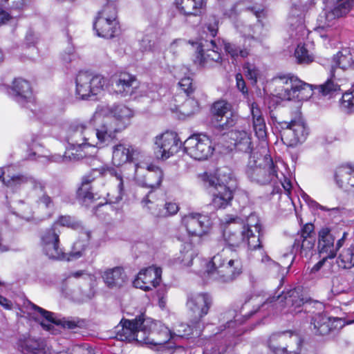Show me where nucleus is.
Here are the masks:
<instances>
[{"mask_svg":"<svg viewBox=\"0 0 354 354\" xmlns=\"http://www.w3.org/2000/svg\"><path fill=\"white\" fill-rule=\"evenodd\" d=\"M134 169L133 178L144 187L151 189L158 188L163 178V172L162 169L154 165L147 167L144 178H141V170L144 169L138 164L133 166Z\"/></svg>","mask_w":354,"mask_h":354,"instance_id":"24","label":"nucleus"},{"mask_svg":"<svg viewBox=\"0 0 354 354\" xmlns=\"http://www.w3.org/2000/svg\"><path fill=\"white\" fill-rule=\"evenodd\" d=\"M148 85H136V77L128 73H120L111 77V89L113 93L120 97L131 96L134 99L148 96Z\"/></svg>","mask_w":354,"mask_h":354,"instance_id":"11","label":"nucleus"},{"mask_svg":"<svg viewBox=\"0 0 354 354\" xmlns=\"http://www.w3.org/2000/svg\"><path fill=\"white\" fill-rule=\"evenodd\" d=\"M39 204H42L41 202H28L27 201V196L24 200H19L17 203V209L19 212V214L26 221H31L33 218L34 209ZM44 205V204L43 203Z\"/></svg>","mask_w":354,"mask_h":354,"instance_id":"46","label":"nucleus"},{"mask_svg":"<svg viewBox=\"0 0 354 354\" xmlns=\"http://www.w3.org/2000/svg\"><path fill=\"white\" fill-rule=\"evenodd\" d=\"M338 266L344 269H349L354 266V247L351 246L343 250L337 259Z\"/></svg>","mask_w":354,"mask_h":354,"instance_id":"48","label":"nucleus"},{"mask_svg":"<svg viewBox=\"0 0 354 354\" xmlns=\"http://www.w3.org/2000/svg\"><path fill=\"white\" fill-rule=\"evenodd\" d=\"M181 142L176 133L165 131L155 138V153L158 158H169L177 153L180 148Z\"/></svg>","mask_w":354,"mask_h":354,"instance_id":"20","label":"nucleus"},{"mask_svg":"<svg viewBox=\"0 0 354 354\" xmlns=\"http://www.w3.org/2000/svg\"><path fill=\"white\" fill-rule=\"evenodd\" d=\"M314 246L313 237L297 236L292 245V253L307 257L313 254Z\"/></svg>","mask_w":354,"mask_h":354,"instance_id":"42","label":"nucleus"},{"mask_svg":"<svg viewBox=\"0 0 354 354\" xmlns=\"http://www.w3.org/2000/svg\"><path fill=\"white\" fill-rule=\"evenodd\" d=\"M313 231L314 225L312 223H306L302 227L300 233L298 234L297 236L313 237L311 234Z\"/></svg>","mask_w":354,"mask_h":354,"instance_id":"62","label":"nucleus"},{"mask_svg":"<svg viewBox=\"0 0 354 354\" xmlns=\"http://www.w3.org/2000/svg\"><path fill=\"white\" fill-rule=\"evenodd\" d=\"M76 58L73 47H69L67 51L64 52L61 55V59L64 64H68Z\"/></svg>","mask_w":354,"mask_h":354,"instance_id":"60","label":"nucleus"},{"mask_svg":"<svg viewBox=\"0 0 354 354\" xmlns=\"http://www.w3.org/2000/svg\"><path fill=\"white\" fill-rule=\"evenodd\" d=\"M241 219L238 217L226 218L225 223L228 225L224 229L221 239L214 242L212 249L214 252H219L225 247L232 250L239 248L242 244H247L248 250H260L261 254V262L265 264L268 269L274 273H279L281 270L280 265L270 259L265 254L261 241V225L257 216L251 214L246 224L237 228L236 225L237 221Z\"/></svg>","mask_w":354,"mask_h":354,"instance_id":"1","label":"nucleus"},{"mask_svg":"<svg viewBox=\"0 0 354 354\" xmlns=\"http://www.w3.org/2000/svg\"><path fill=\"white\" fill-rule=\"evenodd\" d=\"M199 109L198 102L195 99L189 97L185 100L182 105H176L174 110L185 116H190L198 112Z\"/></svg>","mask_w":354,"mask_h":354,"instance_id":"47","label":"nucleus"},{"mask_svg":"<svg viewBox=\"0 0 354 354\" xmlns=\"http://www.w3.org/2000/svg\"><path fill=\"white\" fill-rule=\"evenodd\" d=\"M305 8L296 5L291 8L288 21L290 25V37L299 40L306 37L308 31L304 25Z\"/></svg>","mask_w":354,"mask_h":354,"instance_id":"27","label":"nucleus"},{"mask_svg":"<svg viewBox=\"0 0 354 354\" xmlns=\"http://www.w3.org/2000/svg\"><path fill=\"white\" fill-rule=\"evenodd\" d=\"M178 210V205L176 203L168 202L165 203L163 209L160 208V211H154L153 213L155 217H166L176 214Z\"/></svg>","mask_w":354,"mask_h":354,"instance_id":"52","label":"nucleus"},{"mask_svg":"<svg viewBox=\"0 0 354 354\" xmlns=\"http://www.w3.org/2000/svg\"><path fill=\"white\" fill-rule=\"evenodd\" d=\"M212 299L207 293H190L187 295L186 306L189 310H209Z\"/></svg>","mask_w":354,"mask_h":354,"instance_id":"38","label":"nucleus"},{"mask_svg":"<svg viewBox=\"0 0 354 354\" xmlns=\"http://www.w3.org/2000/svg\"><path fill=\"white\" fill-rule=\"evenodd\" d=\"M106 80L101 75L80 71L75 78V93L82 100L97 95L104 91Z\"/></svg>","mask_w":354,"mask_h":354,"instance_id":"12","label":"nucleus"},{"mask_svg":"<svg viewBox=\"0 0 354 354\" xmlns=\"http://www.w3.org/2000/svg\"><path fill=\"white\" fill-rule=\"evenodd\" d=\"M14 168L8 166L0 170V180L3 185L12 191H17L24 185L30 183L31 190L27 194L28 202H41L46 208L53 206L52 198L46 193V183L39 179L21 173L14 172Z\"/></svg>","mask_w":354,"mask_h":354,"instance_id":"5","label":"nucleus"},{"mask_svg":"<svg viewBox=\"0 0 354 354\" xmlns=\"http://www.w3.org/2000/svg\"><path fill=\"white\" fill-rule=\"evenodd\" d=\"M184 149L193 159L204 160L212 155L214 146L207 136L194 134L184 142Z\"/></svg>","mask_w":354,"mask_h":354,"instance_id":"15","label":"nucleus"},{"mask_svg":"<svg viewBox=\"0 0 354 354\" xmlns=\"http://www.w3.org/2000/svg\"><path fill=\"white\" fill-rule=\"evenodd\" d=\"M21 302H17V308L21 310L22 308L25 310H44V308L39 307L35 304L32 303L30 301L26 299H20Z\"/></svg>","mask_w":354,"mask_h":354,"instance_id":"58","label":"nucleus"},{"mask_svg":"<svg viewBox=\"0 0 354 354\" xmlns=\"http://www.w3.org/2000/svg\"><path fill=\"white\" fill-rule=\"evenodd\" d=\"M243 69L245 75L252 82V84H256L258 77L260 76V71L258 68L254 64L246 62L244 64Z\"/></svg>","mask_w":354,"mask_h":354,"instance_id":"51","label":"nucleus"},{"mask_svg":"<svg viewBox=\"0 0 354 354\" xmlns=\"http://www.w3.org/2000/svg\"><path fill=\"white\" fill-rule=\"evenodd\" d=\"M180 89L188 96L193 92L192 80L189 77L182 78L178 82Z\"/></svg>","mask_w":354,"mask_h":354,"instance_id":"57","label":"nucleus"},{"mask_svg":"<svg viewBox=\"0 0 354 354\" xmlns=\"http://www.w3.org/2000/svg\"><path fill=\"white\" fill-rule=\"evenodd\" d=\"M181 226L186 230L187 235L182 237L192 241L194 237L201 238L206 235L212 226L209 217L199 213H189L181 218Z\"/></svg>","mask_w":354,"mask_h":354,"instance_id":"14","label":"nucleus"},{"mask_svg":"<svg viewBox=\"0 0 354 354\" xmlns=\"http://www.w3.org/2000/svg\"><path fill=\"white\" fill-rule=\"evenodd\" d=\"M139 153L138 149L133 146L129 144L119 143L113 147L112 163L116 167L122 166L138 158Z\"/></svg>","mask_w":354,"mask_h":354,"instance_id":"30","label":"nucleus"},{"mask_svg":"<svg viewBox=\"0 0 354 354\" xmlns=\"http://www.w3.org/2000/svg\"><path fill=\"white\" fill-rule=\"evenodd\" d=\"M281 136L283 142L290 147L304 142L308 134V129L302 118L292 120L290 122H280Z\"/></svg>","mask_w":354,"mask_h":354,"instance_id":"16","label":"nucleus"},{"mask_svg":"<svg viewBox=\"0 0 354 354\" xmlns=\"http://www.w3.org/2000/svg\"><path fill=\"white\" fill-rule=\"evenodd\" d=\"M111 175L115 178L117 183V190L112 193H108L106 196V203L110 204H118L123 198L125 192L124 188V179L121 173L113 169L111 171Z\"/></svg>","mask_w":354,"mask_h":354,"instance_id":"44","label":"nucleus"},{"mask_svg":"<svg viewBox=\"0 0 354 354\" xmlns=\"http://www.w3.org/2000/svg\"><path fill=\"white\" fill-rule=\"evenodd\" d=\"M354 0H330L333 8L325 12L327 26L333 25V21L346 15L352 8Z\"/></svg>","mask_w":354,"mask_h":354,"instance_id":"32","label":"nucleus"},{"mask_svg":"<svg viewBox=\"0 0 354 354\" xmlns=\"http://www.w3.org/2000/svg\"><path fill=\"white\" fill-rule=\"evenodd\" d=\"M162 270L156 266L142 269L133 283L134 287L149 291L157 287L161 281Z\"/></svg>","mask_w":354,"mask_h":354,"instance_id":"25","label":"nucleus"},{"mask_svg":"<svg viewBox=\"0 0 354 354\" xmlns=\"http://www.w3.org/2000/svg\"><path fill=\"white\" fill-rule=\"evenodd\" d=\"M231 109V104L225 100L216 101L212 105V123L215 129L225 131L235 125L236 116L232 113Z\"/></svg>","mask_w":354,"mask_h":354,"instance_id":"19","label":"nucleus"},{"mask_svg":"<svg viewBox=\"0 0 354 354\" xmlns=\"http://www.w3.org/2000/svg\"><path fill=\"white\" fill-rule=\"evenodd\" d=\"M230 138L234 140V145L238 151L249 153L250 156L254 152H257V155L261 153V148L253 149L251 135L247 131L236 130L231 132Z\"/></svg>","mask_w":354,"mask_h":354,"instance_id":"34","label":"nucleus"},{"mask_svg":"<svg viewBox=\"0 0 354 354\" xmlns=\"http://www.w3.org/2000/svg\"><path fill=\"white\" fill-rule=\"evenodd\" d=\"M142 327L145 331L143 342L147 344L165 345L174 336V333L161 322L154 321L150 317L143 320Z\"/></svg>","mask_w":354,"mask_h":354,"instance_id":"17","label":"nucleus"},{"mask_svg":"<svg viewBox=\"0 0 354 354\" xmlns=\"http://www.w3.org/2000/svg\"><path fill=\"white\" fill-rule=\"evenodd\" d=\"M82 238L74 243L71 252L65 253L59 244V234L55 227L46 229L40 235V245L43 253L50 259L73 261L85 255L88 246L90 232H82Z\"/></svg>","mask_w":354,"mask_h":354,"instance_id":"6","label":"nucleus"},{"mask_svg":"<svg viewBox=\"0 0 354 354\" xmlns=\"http://www.w3.org/2000/svg\"><path fill=\"white\" fill-rule=\"evenodd\" d=\"M346 77H341L339 70L335 68L330 69L329 75L324 84L315 86L319 94L328 99L339 95L342 91V86L347 82Z\"/></svg>","mask_w":354,"mask_h":354,"instance_id":"23","label":"nucleus"},{"mask_svg":"<svg viewBox=\"0 0 354 354\" xmlns=\"http://www.w3.org/2000/svg\"><path fill=\"white\" fill-rule=\"evenodd\" d=\"M17 349L22 354H49L44 342L30 334L21 335L17 342Z\"/></svg>","mask_w":354,"mask_h":354,"instance_id":"28","label":"nucleus"},{"mask_svg":"<svg viewBox=\"0 0 354 354\" xmlns=\"http://www.w3.org/2000/svg\"><path fill=\"white\" fill-rule=\"evenodd\" d=\"M70 277H73L74 278H80L83 277L84 279L92 281L94 279V276L86 272L84 270H78L76 272H71Z\"/></svg>","mask_w":354,"mask_h":354,"instance_id":"63","label":"nucleus"},{"mask_svg":"<svg viewBox=\"0 0 354 354\" xmlns=\"http://www.w3.org/2000/svg\"><path fill=\"white\" fill-rule=\"evenodd\" d=\"M102 278L110 288H120L127 280L124 269L119 266L105 270L102 274Z\"/></svg>","mask_w":354,"mask_h":354,"instance_id":"36","label":"nucleus"},{"mask_svg":"<svg viewBox=\"0 0 354 354\" xmlns=\"http://www.w3.org/2000/svg\"><path fill=\"white\" fill-rule=\"evenodd\" d=\"M236 180L231 176L227 179L220 176L213 187L212 204L216 209H225L231 204L234 197Z\"/></svg>","mask_w":354,"mask_h":354,"instance_id":"18","label":"nucleus"},{"mask_svg":"<svg viewBox=\"0 0 354 354\" xmlns=\"http://www.w3.org/2000/svg\"><path fill=\"white\" fill-rule=\"evenodd\" d=\"M221 60V53L214 41L201 42L197 47V53L194 62L201 66H209Z\"/></svg>","mask_w":354,"mask_h":354,"instance_id":"26","label":"nucleus"},{"mask_svg":"<svg viewBox=\"0 0 354 354\" xmlns=\"http://www.w3.org/2000/svg\"><path fill=\"white\" fill-rule=\"evenodd\" d=\"M295 57L299 64H308L313 61V54L306 48L305 44H298Z\"/></svg>","mask_w":354,"mask_h":354,"instance_id":"49","label":"nucleus"},{"mask_svg":"<svg viewBox=\"0 0 354 354\" xmlns=\"http://www.w3.org/2000/svg\"><path fill=\"white\" fill-rule=\"evenodd\" d=\"M62 354H68L66 353ZM71 354H93L92 350L86 348L85 347L77 346L73 348Z\"/></svg>","mask_w":354,"mask_h":354,"instance_id":"64","label":"nucleus"},{"mask_svg":"<svg viewBox=\"0 0 354 354\" xmlns=\"http://www.w3.org/2000/svg\"><path fill=\"white\" fill-rule=\"evenodd\" d=\"M93 129L86 127L83 124L71 126L67 130L66 139L68 147L64 156H48L47 151L39 147L35 151L29 155V158L36 160L41 162H60L67 160H77L87 156L86 149L88 147H103L109 143L108 138L100 131H104L100 123L91 120Z\"/></svg>","mask_w":354,"mask_h":354,"instance_id":"2","label":"nucleus"},{"mask_svg":"<svg viewBox=\"0 0 354 354\" xmlns=\"http://www.w3.org/2000/svg\"><path fill=\"white\" fill-rule=\"evenodd\" d=\"M311 324L313 325V330L315 334L319 335H326L330 333V317H328L324 313H317L312 319Z\"/></svg>","mask_w":354,"mask_h":354,"instance_id":"45","label":"nucleus"},{"mask_svg":"<svg viewBox=\"0 0 354 354\" xmlns=\"http://www.w3.org/2000/svg\"><path fill=\"white\" fill-rule=\"evenodd\" d=\"M266 146L261 147V153H252L245 169L248 178L259 185H268L275 183L279 178L277 167L271 156L268 154Z\"/></svg>","mask_w":354,"mask_h":354,"instance_id":"8","label":"nucleus"},{"mask_svg":"<svg viewBox=\"0 0 354 354\" xmlns=\"http://www.w3.org/2000/svg\"><path fill=\"white\" fill-rule=\"evenodd\" d=\"M191 330L189 326L182 323L178 326V328H176V333H174V335L183 337L190 335L192 334Z\"/></svg>","mask_w":354,"mask_h":354,"instance_id":"59","label":"nucleus"},{"mask_svg":"<svg viewBox=\"0 0 354 354\" xmlns=\"http://www.w3.org/2000/svg\"><path fill=\"white\" fill-rule=\"evenodd\" d=\"M239 32L243 34L244 41L243 46H237L235 44L224 42L225 51L234 60L239 57L245 58L248 56L250 48L261 41V33L263 30L262 26L257 23L254 26H238Z\"/></svg>","mask_w":354,"mask_h":354,"instance_id":"10","label":"nucleus"},{"mask_svg":"<svg viewBox=\"0 0 354 354\" xmlns=\"http://www.w3.org/2000/svg\"><path fill=\"white\" fill-rule=\"evenodd\" d=\"M236 82V87L237 88L243 93H248V88L245 86V82L243 78V75L241 73H237L235 76Z\"/></svg>","mask_w":354,"mask_h":354,"instance_id":"61","label":"nucleus"},{"mask_svg":"<svg viewBox=\"0 0 354 354\" xmlns=\"http://www.w3.org/2000/svg\"><path fill=\"white\" fill-rule=\"evenodd\" d=\"M111 117H103L100 111H97L93 115V121L100 123L104 133L109 142L115 138L118 133L125 129L129 124L131 118L134 116V111L123 104H115L109 108Z\"/></svg>","mask_w":354,"mask_h":354,"instance_id":"7","label":"nucleus"},{"mask_svg":"<svg viewBox=\"0 0 354 354\" xmlns=\"http://www.w3.org/2000/svg\"><path fill=\"white\" fill-rule=\"evenodd\" d=\"M354 323V319L346 322L343 319L330 317V328L331 333L335 334L339 332L346 324Z\"/></svg>","mask_w":354,"mask_h":354,"instance_id":"56","label":"nucleus"},{"mask_svg":"<svg viewBox=\"0 0 354 354\" xmlns=\"http://www.w3.org/2000/svg\"><path fill=\"white\" fill-rule=\"evenodd\" d=\"M9 94L23 106L33 102L30 84L24 79L17 78L13 81Z\"/></svg>","mask_w":354,"mask_h":354,"instance_id":"31","label":"nucleus"},{"mask_svg":"<svg viewBox=\"0 0 354 354\" xmlns=\"http://www.w3.org/2000/svg\"><path fill=\"white\" fill-rule=\"evenodd\" d=\"M257 311H247L245 313L242 314V311H236V314L234 316V320H230L227 322L226 326H225V330H226V334L232 335L234 336H239L242 334L243 329L240 328L238 330H234V328L238 326L243 324L249 319L253 317Z\"/></svg>","mask_w":354,"mask_h":354,"instance_id":"41","label":"nucleus"},{"mask_svg":"<svg viewBox=\"0 0 354 354\" xmlns=\"http://www.w3.org/2000/svg\"><path fill=\"white\" fill-rule=\"evenodd\" d=\"M57 225L74 230H77L80 227V224L74 218L70 216H60L52 227H55L56 229Z\"/></svg>","mask_w":354,"mask_h":354,"instance_id":"53","label":"nucleus"},{"mask_svg":"<svg viewBox=\"0 0 354 354\" xmlns=\"http://www.w3.org/2000/svg\"><path fill=\"white\" fill-rule=\"evenodd\" d=\"M176 4L185 15L197 16L205 10L206 0H176Z\"/></svg>","mask_w":354,"mask_h":354,"instance_id":"39","label":"nucleus"},{"mask_svg":"<svg viewBox=\"0 0 354 354\" xmlns=\"http://www.w3.org/2000/svg\"><path fill=\"white\" fill-rule=\"evenodd\" d=\"M353 64V60L350 49L343 48L333 56L330 68L334 67L335 70H339L341 77H346V71L349 69Z\"/></svg>","mask_w":354,"mask_h":354,"instance_id":"37","label":"nucleus"},{"mask_svg":"<svg viewBox=\"0 0 354 354\" xmlns=\"http://www.w3.org/2000/svg\"><path fill=\"white\" fill-rule=\"evenodd\" d=\"M215 253L201 276L203 281L231 283L236 280L243 272L241 258L236 254L228 257L227 251L224 249Z\"/></svg>","mask_w":354,"mask_h":354,"instance_id":"4","label":"nucleus"},{"mask_svg":"<svg viewBox=\"0 0 354 354\" xmlns=\"http://www.w3.org/2000/svg\"><path fill=\"white\" fill-rule=\"evenodd\" d=\"M116 17L117 12L113 5H106L98 12L93 24L98 37L112 38L118 34L120 26Z\"/></svg>","mask_w":354,"mask_h":354,"instance_id":"13","label":"nucleus"},{"mask_svg":"<svg viewBox=\"0 0 354 354\" xmlns=\"http://www.w3.org/2000/svg\"><path fill=\"white\" fill-rule=\"evenodd\" d=\"M341 230L336 227H324L318 233V252L324 259H334L336 257L335 240L340 235Z\"/></svg>","mask_w":354,"mask_h":354,"instance_id":"22","label":"nucleus"},{"mask_svg":"<svg viewBox=\"0 0 354 354\" xmlns=\"http://www.w3.org/2000/svg\"><path fill=\"white\" fill-rule=\"evenodd\" d=\"M248 106L255 135L259 139L264 140L266 138V125L262 111L254 102H249Z\"/></svg>","mask_w":354,"mask_h":354,"instance_id":"33","label":"nucleus"},{"mask_svg":"<svg viewBox=\"0 0 354 354\" xmlns=\"http://www.w3.org/2000/svg\"><path fill=\"white\" fill-rule=\"evenodd\" d=\"M313 307L317 309L322 308V304L318 301H312L306 300L302 297L301 291L299 288H295L289 290L287 292H283L281 295L270 297L265 300L259 296L251 294H245L236 301V308H252V310H264L269 308H295L304 306L305 308H310L311 304Z\"/></svg>","mask_w":354,"mask_h":354,"instance_id":"3","label":"nucleus"},{"mask_svg":"<svg viewBox=\"0 0 354 354\" xmlns=\"http://www.w3.org/2000/svg\"><path fill=\"white\" fill-rule=\"evenodd\" d=\"M243 10H251L256 15L257 19H259L263 15V8L262 6H251V3L248 0L239 1L228 12H226L225 15L230 18H232L236 15L237 12Z\"/></svg>","mask_w":354,"mask_h":354,"instance_id":"43","label":"nucleus"},{"mask_svg":"<svg viewBox=\"0 0 354 354\" xmlns=\"http://www.w3.org/2000/svg\"><path fill=\"white\" fill-rule=\"evenodd\" d=\"M178 239L183 242L178 259L184 266H191L194 259L198 254V249L193 244L192 241L187 240L181 236H178Z\"/></svg>","mask_w":354,"mask_h":354,"instance_id":"40","label":"nucleus"},{"mask_svg":"<svg viewBox=\"0 0 354 354\" xmlns=\"http://www.w3.org/2000/svg\"><path fill=\"white\" fill-rule=\"evenodd\" d=\"M102 175V169H95L91 170L82 177L80 186L77 191V194L84 202H93L99 198L97 194L92 192L93 187L91 183L95 179L100 178Z\"/></svg>","mask_w":354,"mask_h":354,"instance_id":"29","label":"nucleus"},{"mask_svg":"<svg viewBox=\"0 0 354 354\" xmlns=\"http://www.w3.org/2000/svg\"><path fill=\"white\" fill-rule=\"evenodd\" d=\"M43 318L41 322L42 327L50 330L54 325H61L65 328L74 329L78 326L77 322L74 320L58 319L51 311H37Z\"/></svg>","mask_w":354,"mask_h":354,"instance_id":"35","label":"nucleus"},{"mask_svg":"<svg viewBox=\"0 0 354 354\" xmlns=\"http://www.w3.org/2000/svg\"><path fill=\"white\" fill-rule=\"evenodd\" d=\"M276 95L282 100H308L317 91V85L306 83L292 75L274 79Z\"/></svg>","mask_w":354,"mask_h":354,"instance_id":"9","label":"nucleus"},{"mask_svg":"<svg viewBox=\"0 0 354 354\" xmlns=\"http://www.w3.org/2000/svg\"><path fill=\"white\" fill-rule=\"evenodd\" d=\"M95 294L93 287H90L86 292H75L73 296V299L78 303L86 302L91 299Z\"/></svg>","mask_w":354,"mask_h":354,"instance_id":"55","label":"nucleus"},{"mask_svg":"<svg viewBox=\"0 0 354 354\" xmlns=\"http://www.w3.org/2000/svg\"><path fill=\"white\" fill-rule=\"evenodd\" d=\"M141 205L143 209L149 211L153 216H155V214L153 213L154 211H160V208L158 207V205L153 199L151 192H149L148 194L142 198L141 201Z\"/></svg>","mask_w":354,"mask_h":354,"instance_id":"54","label":"nucleus"},{"mask_svg":"<svg viewBox=\"0 0 354 354\" xmlns=\"http://www.w3.org/2000/svg\"><path fill=\"white\" fill-rule=\"evenodd\" d=\"M341 107L347 113H354V91H347L342 95Z\"/></svg>","mask_w":354,"mask_h":354,"instance_id":"50","label":"nucleus"},{"mask_svg":"<svg viewBox=\"0 0 354 354\" xmlns=\"http://www.w3.org/2000/svg\"><path fill=\"white\" fill-rule=\"evenodd\" d=\"M147 317L141 313L138 317L133 319H122L120 322L121 329L117 332V336L121 341H140L143 342L145 337V331L142 327L143 320Z\"/></svg>","mask_w":354,"mask_h":354,"instance_id":"21","label":"nucleus"}]
</instances>
